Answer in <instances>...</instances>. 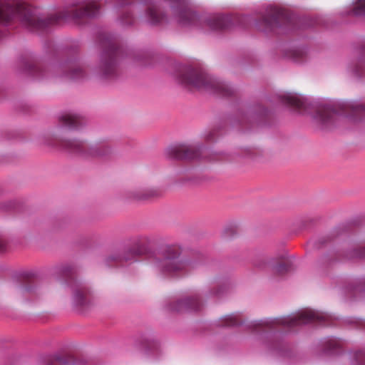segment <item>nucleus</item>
Returning <instances> with one entry per match:
<instances>
[{
  "mask_svg": "<svg viewBox=\"0 0 365 365\" xmlns=\"http://www.w3.org/2000/svg\"><path fill=\"white\" fill-rule=\"evenodd\" d=\"M365 65V46L359 50L357 62L353 69L355 76L360 77L361 76V70Z\"/></svg>",
  "mask_w": 365,
  "mask_h": 365,
  "instance_id": "nucleus-22",
  "label": "nucleus"
},
{
  "mask_svg": "<svg viewBox=\"0 0 365 365\" xmlns=\"http://www.w3.org/2000/svg\"><path fill=\"white\" fill-rule=\"evenodd\" d=\"M302 56H303V53H301V52L296 51V52H294V58L295 61H297V62H299V60L298 59V58H299V57L302 58Z\"/></svg>",
  "mask_w": 365,
  "mask_h": 365,
  "instance_id": "nucleus-35",
  "label": "nucleus"
},
{
  "mask_svg": "<svg viewBox=\"0 0 365 365\" xmlns=\"http://www.w3.org/2000/svg\"><path fill=\"white\" fill-rule=\"evenodd\" d=\"M342 117L353 123L365 120V103H343L337 106L319 105L315 108L313 119L322 130H331L339 124Z\"/></svg>",
  "mask_w": 365,
  "mask_h": 365,
  "instance_id": "nucleus-1",
  "label": "nucleus"
},
{
  "mask_svg": "<svg viewBox=\"0 0 365 365\" xmlns=\"http://www.w3.org/2000/svg\"><path fill=\"white\" fill-rule=\"evenodd\" d=\"M181 254L180 246L178 245H166L161 251V258L155 259V266L165 274H177L193 263L190 259H180Z\"/></svg>",
  "mask_w": 365,
  "mask_h": 365,
  "instance_id": "nucleus-6",
  "label": "nucleus"
},
{
  "mask_svg": "<svg viewBox=\"0 0 365 365\" xmlns=\"http://www.w3.org/2000/svg\"><path fill=\"white\" fill-rule=\"evenodd\" d=\"M202 21L213 31L225 30L232 25V21L230 16L221 14L208 16L203 19Z\"/></svg>",
  "mask_w": 365,
  "mask_h": 365,
  "instance_id": "nucleus-12",
  "label": "nucleus"
},
{
  "mask_svg": "<svg viewBox=\"0 0 365 365\" xmlns=\"http://www.w3.org/2000/svg\"><path fill=\"white\" fill-rule=\"evenodd\" d=\"M226 291V287L224 285L218 286L211 290V294L215 297H220Z\"/></svg>",
  "mask_w": 365,
  "mask_h": 365,
  "instance_id": "nucleus-32",
  "label": "nucleus"
},
{
  "mask_svg": "<svg viewBox=\"0 0 365 365\" xmlns=\"http://www.w3.org/2000/svg\"><path fill=\"white\" fill-rule=\"evenodd\" d=\"M346 289L349 292L353 293L354 296L356 297L359 294L365 292V278L351 282Z\"/></svg>",
  "mask_w": 365,
  "mask_h": 365,
  "instance_id": "nucleus-20",
  "label": "nucleus"
},
{
  "mask_svg": "<svg viewBox=\"0 0 365 365\" xmlns=\"http://www.w3.org/2000/svg\"><path fill=\"white\" fill-rule=\"evenodd\" d=\"M255 150L251 148H244L242 150V155L246 157L254 158L255 155Z\"/></svg>",
  "mask_w": 365,
  "mask_h": 365,
  "instance_id": "nucleus-34",
  "label": "nucleus"
},
{
  "mask_svg": "<svg viewBox=\"0 0 365 365\" xmlns=\"http://www.w3.org/2000/svg\"><path fill=\"white\" fill-rule=\"evenodd\" d=\"M349 14L356 16H365V0H357Z\"/></svg>",
  "mask_w": 365,
  "mask_h": 365,
  "instance_id": "nucleus-25",
  "label": "nucleus"
},
{
  "mask_svg": "<svg viewBox=\"0 0 365 365\" xmlns=\"http://www.w3.org/2000/svg\"><path fill=\"white\" fill-rule=\"evenodd\" d=\"M214 131H211L206 135L205 138L207 140H214Z\"/></svg>",
  "mask_w": 365,
  "mask_h": 365,
  "instance_id": "nucleus-36",
  "label": "nucleus"
},
{
  "mask_svg": "<svg viewBox=\"0 0 365 365\" xmlns=\"http://www.w3.org/2000/svg\"><path fill=\"white\" fill-rule=\"evenodd\" d=\"M316 243L323 244L324 242L322 240H319Z\"/></svg>",
  "mask_w": 365,
  "mask_h": 365,
  "instance_id": "nucleus-39",
  "label": "nucleus"
},
{
  "mask_svg": "<svg viewBox=\"0 0 365 365\" xmlns=\"http://www.w3.org/2000/svg\"><path fill=\"white\" fill-rule=\"evenodd\" d=\"M325 318V315L318 312L305 310L293 317H284L281 318L256 321L250 325V328L253 331L259 332L267 330H274L279 326L291 329L294 327L306 324L314 321L322 322Z\"/></svg>",
  "mask_w": 365,
  "mask_h": 365,
  "instance_id": "nucleus-4",
  "label": "nucleus"
},
{
  "mask_svg": "<svg viewBox=\"0 0 365 365\" xmlns=\"http://www.w3.org/2000/svg\"><path fill=\"white\" fill-rule=\"evenodd\" d=\"M131 55L133 60L139 62L141 65L148 66L151 63L150 60L152 58V55L148 51H138Z\"/></svg>",
  "mask_w": 365,
  "mask_h": 365,
  "instance_id": "nucleus-21",
  "label": "nucleus"
},
{
  "mask_svg": "<svg viewBox=\"0 0 365 365\" xmlns=\"http://www.w3.org/2000/svg\"><path fill=\"white\" fill-rule=\"evenodd\" d=\"M175 76L178 82L186 88L205 89L226 97L235 93V88L230 85L219 81L201 70L190 66H180Z\"/></svg>",
  "mask_w": 365,
  "mask_h": 365,
  "instance_id": "nucleus-2",
  "label": "nucleus"
},
{
  "mask_svg": "<svg viewBox=\"0 0 365 365\" xmlns=\"http://www.w3.org/2000/svg\"><path fill=\"white\" fill-rule=\"evenodd\" d=\"M157 348L158 344L154 341L144 339L142 342V351L145 354H148L150 352L154 351Z\"/></svg>",
  "mask_w": 365,
  "mask_h": 365,
  "instance_id": "nucleus-26",
  "label": "nucleus"
},
{
  "mask_svg": "<svg viewBox=\"0 0 365 365\" xmlns=\"http://www.w3.org/2000/svg\"><path fill=\"white\" fill-rule=\"evenodd\" d=\"M292 24V17L284 10L274 6L268 7L256 21L257 28L264 32H273Z\"/></svg>",
  "mask_w": 365,
  "mask_h": 365,
  "instance_id": "nucleus-7",
  "label": "nucleus"
},
{
  "mask_svg": "<svg viewBox=\"0 0 365 365\" xmlns=\"http://www.w3.org/2000/svg\"><path fill=\"white\" fill-rule=\"evenodd\" d=\"M242 321L238 319V316L235 314H230L225 316L221 321L220 325L222 327H236L242 324Z\"/></svg>",
  "mask_w": 365,
  "mask_h": 365,
  "instance_id": "nucleus-24",
  "label": "nucleus"
},
{
  "mask_svg": "<svg viewBox=\"0 0 365 365\" xmlns=\"http://www.w3.org/2000/svg\"><path fill=\"white\" fill-rule=\"evenodd\" d=\"M159 195L160 194L157 190H149L142 194L140 197H138V198L142 200H147L150 197H158Z\"/></svg>",
  "mask_w": 365,
  "mask_h": 365,
  "instance_id": "nucleus-31",
  "label": "nucleus"
},
{
  "mask_svg": "<svg viewBox=\"0 0 365 365\" xmlns=\"http://www.w3.org/2000/svg\"><path fill=\"white\" fill-rule=\"evenodd\" d=\"M60 146L67 152L84 159H103L110 157L113 153L112 148L106 143L89 145L78 139L62 140Z\"/></svg>",
  "mask_w": 365,
  "mask_h": 365,
  "instance_id": "nucleus-5",
  "label": "nucleus"
},
{
  "mask_svg": "<svg viewBox=\"0 0 365 365\" xmlns=\"http://www.w3.org/2000/svg\"><path fill=\"white\" fill-rule=\"evenodd\" d=\"M201 146L178 145L165 150L166 156L173 160H194L200 156Z\"/></svg>",
  "mask_w": 365,
  "mask_h": 365,
  "instance_id": "nucleus-9",
  "label": "nucleus"
},
{
  "mask_svg": "<svg viewBox=\"0 0 365 365\" xmlns=\"http://www.w3.org/2000/svg\"><path fill=\"white\" fill-rule=\"evenodd\" d=\"M339 348L338 341L334 339H329L324 346V352L332 354Z\"/></svg>",
  "mask_w": 365,
  "mask_h": 365,
  "instance_id": "nucleus-27",
  "label": "nucleus"
},
{
  "mask_svg": "<svg viewBox=\"0 0 365 365\" xmlns=\"http://www.w3.org/2000/svg\"><path fill=\"white\" fill-rule=\"evenodd\" d=\"M202 306L198 295H193L178 300L169 305V309L173 312H197L200 310Z\"/></svg>",
  "mask_w": 365,
  "mask_h": 365,
  "instance_id": "nucleus-11",
  "label": "nucleus"
},
{
  "mask_svg": "<svg viewBox=\"0 0 365 365\" xmlns=\"http://www.w3.org/2000/svg\"><path fill=\"white\" fill-rule=\"evenodd\" d=\"M59 121L63 127L69 130H78L86 124V120L82 116L71 113L61 115Z\"/></svg>",
  "mask_w": 365,
  "mask_h": 365,
  "instance_id": "nucleus-16",
  "label": "nucleus"
},
{
  "mask_svg": "<svg viewBox=\"0 0 365 365\" xmlns=\"http://www.w3.org/2000/svg\"><path fill=\"white\" fill-rule=\"evenodd\" d=\"M294 269L290 260H285L272 266V272L274 274L283 276Z\"/></svg>",
  "mask_w": 365,
  "mask_h": 365,
  "instance_id": "nucleus-19",
  "label": "nucleus"
},
{
  "mask_svg": "<svg viewBox=\"0 0 365 365\" xmlns=\"http://www.w3.org/2000/svg\"><path fill=\"white\" fill-rule=\"evenodd\" d=\"M142 254L139 247L129 248L120 254L110 255L108 259L116 262H131L136 260V258Z\"/></svg>",
  "mask_w": 365,
  "mask_h": 365,
  "instance_id": "nucleus-17",
  "label": "nucleus"
},
{
  "mask_svg": "<svg viewBox=\"0 0 365 365\" xmlns=\"http://www.w3.org/2000/svg\"><path fill=\"white\" fill-rule=\"evenodd\" d=\"M14 207V203L9 202L4 205L2 207L4 210H9Z\"/></svg>",
  "mask_w": 365,
  "mask_h": 365,
  "instance_id": "nucleus-37",
  "label": "nucleus"
},
{
  "mask_svg": "<svg viewBox=\"0 0 365 365\" xmlns=\"http://www.w3.org/2000/svg\"><path fill=\"white\" fill-rule=\"evenodd\" d=\"M4 26V1L0 0V38L3 36Z\"/></svg>",
  "mask_w": 365,
  "mask_h": 365,
  "instance_id": "nucleus-30",
  "label": "nucleus"
},
{
  "mask_svg": "<svg viewBox=\"0 0 365 365\" xmlns=\"http://www.w3.org/2000/svg\"><path fill=\"white\" fill-rule=\"evenodd\" d=\"M61 71L62 76L70 80H81L85 78L86 74L83 68L75 63L68 62L57 68Z\"/></svg>",
  "mask_w": 365,
  "mask_h": 365,
  "instance_id": "nucleus-15",
  "label": "nucleus"
},
{
  "mask_svg": "<svg viewBox=\"0 0 365 365\" xmlns=\"http://www.w3.org/2000/svg\"><path fill=\"white\" fill-rule=\"evenodd\" d=\"M344 257L347 259H365V244L346 250Z\"/></svg>",
  "mask_w": 365,
  "mask_h": 365,
  "instance_id": "nucleus-18",
  "label": "nucleus"
},
{
  "mask_svg": "<svg viewBox=\"0 0 365 365\" xmlns=\"http://www.w3.org/2000/svg\"><path fill=\"white\" fill-rule=\"evenodd\" d=\"M99 43L102 48L97 71L102 79L113 81L121 74L120 60L123 52L116 38L110 34H101Z\"/></svg>",
  "mask_w": 365,
  "mask_h": 365,
  "instance_id": "nucleus-3",
  "label": "nucleus"
},
{
  "mask_svg": "<svg viewBox=\"0 0 365 365\" xmlns=\"http://www.w3.org/2000/svg\"><path fill=\"white\" fill-rule=\"evenodd\" d=\"M134 19L129 12L123 13L120 17V22L123 26H127L133 24Z\"/></svg>",
  "mask_w": 365,
  "mask_h": 365,
  "instance_id": "nucleus-29",
  "label": "nucleus"
},
{
  "mask_svg": "<svg viewBox=\"0 0 365 365\" xmlns=\"http://www.w3.org/2000/svg\"><path fill=\"white\" fill-rule=\"evenodd\" d=\"M280 102L300 113H309L313 106L302 96L287 93L279 97Z\"/></svg>",
  "mask_w": 365,
  "mask_h": 365,
  "instance_id": "nucleus-10",
  "label": "nucleus"
},
{
  "mask_svg": "<svg viewBox=\"0 0 365 365\" xmlns=\"http://www.w3.org/2000/svg\"><path fill=\"white\" fill-rule=\"evenodd\" d=\"M34 289V287L31 284H24L19 287V292L22 294L31 292Z\"/></svg>",
  "mask_w": 365,
  "mask_h": 365,
  "instance_id": "nucleus-33",
  "label": "nucleus"
},
{
  "mask_svg": "<svg viewBox=\"0 0 365 365\" xmlns=\"http://www.w3.org/2000/svg\"><path fill=\"white\" fill-rule=\"evenodd\" d=\"M72 361L70 356L55 355L48 359L47 365H69Z\"/></svg>",
  "mask_w": 365,
  "mask_h": 365,
  "instance_id": "nucleus-23",
  "label": "nucleus"
},
{
  "mask_svg": "<svg viewBox=\"0 0 365 365\" xmlns=\"http://www.w3.org/2000/svg\"><path fill=\"white\" fill-rule=\"evenodd\" d=\"M60 274L65 282L71 287L73 297L77 306L83 307L88 303L89 290L76 279V269L73 265L65 264L60 268Z\"/></svg>",
  "mask_w": 365,
  "mask_h": 365,
  "instance_id": "nucleus-8",
  "label": "nucleus"
},
{
  "mask_svg": "<svg viewBox=\"0 0 365 365\" xmlns=\"http://www.w3.org/2000/svg\"><path fill=\"white\" fill-rule=\"evenodd\" d=\"M21 64L24 71L28 72L36 78L48 76V69L34 61L25 57L21 58Z\"/></svg>",
  "mask_w": 365,
  "mask_h": 365,
  "instance_id": "nucleus-14",
  "label": "nucleus"
},
{
  "mask_svg": "<svg viewBox=\"0 0 365 365\" xmlns=\"http://www.w3.org/2000/svg\"><path fill=\"white\" fill-rule=\"evenodd\" d=\"M354 365H365V350L356 351L353 355Z\"/></svg>",
  "mask_w": 365,
  "mask_h": 365,
  "instance_id": "nucleus-28",
  "label": "nucleus"
},
{
  "mask_svg": "<svg viewBox=\"0 0 365 365\" xmlns=\"http://www.w3.org/2000/svg\"><path fill=\"white\" fill-rule=\"evenodd\" d=\"M6 248V244L4 241L0 240V251H4Z\"/></svg>",
  "mask_w": 365,
  "mask_h": 365,
  "instance_id": "nucleus-38",
  "label": "nucleus"
},
{
  "mask_svg": "<svg viewBox=\"0 0 365 365\" xmlns=\"http://www.w3.org/2000/svg\"><path fill=\"white\" fill-rule=\"evenodd\" d=\"M267 113L268 110L262 105L257 104L250 108L247 113L241 116V118L238 120V123L242 126L250 125L257 121L259 118L266 115Z\"/></svg>",
  "mask_w": 365,
  "mask_h": 365,
  "instance_id": "nucleus-13",
  "label": "nucleus"
}]
</instances>
